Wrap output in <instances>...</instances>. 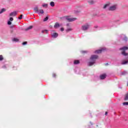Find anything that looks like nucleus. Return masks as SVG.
<instances>
[{
	"instance_id": "19",
	"label": "nucleus",
	"mask_w": 128,
	"mask_h": 128,
	"mask_svg": "<svg viewBox=\"0 0 128 128\" xmlns=\"http://www.w3.org/2000/svg\"><path fill=\"white\" fill-rule=\"evenodd\" d=\"M128 61H123L122 62V64H128Z\"/></svg>"
},
{
	"instance_id": "29",
	"label": "nucleus",
	"mask_w": 128,
	"mask_h": 128,
	"mask_svg": "<svg viewBox=\"0 0 128 128\" xmlns=\"http://www.w3.org/2000/svg\"><path fill=\"white\" fill-rule=\"evenodd\" d=\"M28 44V42H24L22 43V44H23V46H24V44Z\"/></svg>"
},
{
	"instance_id": "17",
	"label": "nucleus",
	"mask_w": 128,
	"mask_h": 128,
	"mask_svg": "<svg viewBox=\"0 0 128 128\" xmlns=\"http://www.w3.org/2000/svg\"><path fill=\"white\" fill-rule=\"evenodd\" d=\"M48 30H45L42 31V32L43 34H48Z\"/></svg>"
},
{
	"instance_id": "9",
	"label": "nucleus",
	"mask_w": 128,
	"mask_h": 128,
	"mask_svg": "<svg viewBox=\"0 0 128 128\" xmlns=\"http://www.w3.org/2000/svg\"><path fill=\"white\" fill-rule=\"evenodd\" d=\"M106 78V74H103L101 76H100V80H104Z\"/></svg>"
},
{
	"instance_id": "3",
	"label": "nucleus",
	"mask_w": 128,
	"mask_h": 128,
	"mask_svg": "<svg viewBox=\"0 0 128 128\" xmlns=\"http://www.w3.org/2000/svg\"><path fill=\"white\" fill-rule=\"evenodd\" d=\"M34 10L35 12H36L38 14H44V12L43 10H38V6H36L35 8H34Z\"/></svg>"
},
{
	"instance_id": "5",
	"label": "nucleus",
	"mask_w": 128,
	"mask_h": 128,
	"mask_svg": "<svg viewBox=\"0 0 128 128\" xmlns=\"http://www.w3.org/2000/svg\"><path fill=\"white\" fill-rule=\"evenodd\" d=\"M90 28V24H86L82 26V30H87Z\"/></svg>"
},
{
	"instance_id": "15",
	"label": "nucleus",
	"mask_w": 128,
	"mask_h": 128,
	"mask_svg": "<svg viewBox=\"0 0 128 128\" xmlns=\"http://www.w3.org/2000/svg\"><path fill=\"white\" fill-rule=\"evenodd\" d=\"M88 4H92L94 3V0H88Z\"/></svg>"
},
{
	"instance_id": "10",
	"label": "nucleus",
	"mask_w": 128,
	"mask_h": 128,
	"mask_svg": "<svg viewBox=\"0 0 128 128\" xmlns=\"http://www.w3.org/2000/svg\"><path fill=\"white\" fill-rule=\"evenodd\" d=\"M58 33H54L52 36V38H58Z\"/></svg>"
},
{
	"instance_id": "33",
	"label": "nucleus",
	"mask_w": 128,
	"mask_h": 128,
	"mask_svg": "<svg viewBox=\"0 0 128 128\" xmlns=\"http://www.w3.org/2000/svg\"><path fill=\"white\" fill-rule=\"evenodd\" d=\"M124 40H128V38L126 36H125L124 38Z\"/></svg>"
},
{
	"instance_id": "8",
	"label": "nucleus",
	"mask_w": 128,
	"mask_h": 128,
	"mask_svg": "<svg viewBox=\"0 0 128 128\" xmlns=\"http://www.w3.org/2000/svg\"><path fill=\"white\" fill-rule=\"evenodd\" d=\"M16 14H18V12H16V11H14L10 14V16H16Z\"/></svg>"
},
{
	"instance_id": "25",
	"label": "nucleus",
	"mask_w": 128,
	"mask_h": 128,
	"mask_svg": "<svg viewBox=\"0 0 128 128\" xmlns=\"http://www.w3.org/2000/svg\"><path fill=\"white\" fill-rule=\"evenodd\" d=\"M48 20V17L46 16V18H44V22H46Z\"/></svg>"
},
{
	"instance_id": "22",
	"label": "nucleus",
	"mask_w": 128,
	"mask_h": 128,
	"mask_svg": "<svg viewBox=\"0 0 128 128\" xmlns=\"http://www.w3.org/2000/svg\"><path fill=\"white\" fill-rule=\"evenodd\" d=\"M13 42H18V39L16 38H14L13 39Z\"/></svg>"
},
{
	"instance_id": "39",
	"label": "nucleus",
	"mask_w": 128,
	"mask_h": 128,
	"mask_svg": "<svg viewBox=\"0 0 128 128\" xmlns=\"http://www.w3.org/2000/svg\"><path fill=\"white\" fill-rule=\"evenodd\" d=\"M108 114V112H105V116H106Z\"/></svg>"
},
{
	"instance_id": "31",
	"label": "nucleus",
	"mask_w": 128,
	"mask_h": 128,
	"mask_svg": "<svg viewBox=\"0 0 128 128\" xmlns=\"http://www.w3.org/2000/svg\"><path fill=\"white\" fill-rule=\"evenodd\" d=\"M10 22H12V20H14V18H10Z\"/></svg>"
},
{
	"instance_id": "21",
	"label": "nucleus",
	"mask_w": 128,
	"mask_h": 128,
	"mask_svg": "<svg viewBox=\"0 0 128 128\" xmlns=\"http://www.w3.org/2000/svg\"><path fill=\"white\" fill-rule=\"evenodd\" d=\"M72 28H68L66 29V32H72Z\"/></svg>"
},
{
	"instance_id": "11",
	"label": "nucleus",
	"mask_w": 128,
	"mask_h": 128,
	"mask_svg": "<svg viewBox=\"0 0 128 128\" xmlns=\"http://www.w3.org/2000/svg\"><path fill=\"white\" fill-rule=\"evenodd\" d=\"M54 28H60V24L58 22H56L54 26Z\"/></svg>"
},
{
	"instance_id": "16",
	"label": "nucleus",
	"mask_w": 128,
	"mask_h": 128,
	"mask_svg": "<svg viewBox=\"0 0 128 128\" xmlns=\"http://www.w3.org/2000/svg\"><path fill=\"white\" fill-rule=\"evenodd\" d=\"M50 6H54V2H51L50 3Z\"/></svg>"
},
{
	"instance_id": "38",
	"label": "nucleus",
	"mask_w": 128,
	"mask_h": 128,
	"mask_svg": "<svg viewBox=\"0 0 128 128\" xmlns=\"http://www.w3.org/2000/svg\"><path fill=\"white\" fill-rule=\"evenodd\" d=\"M66 26H70V24H66Z\"/></svg>"
},
{
	"instance_id": "6",
	"label": "nucleus",
	"mask_w": 128,
	"mask_h": 128,
	"mask_svg": "<svg viewBox=\"0 0 128 128\" xmlns=\"http://www.w3.org/2000/svg\"><path fill=\"white\" fill-rule=\"evenodd\" d=\"M116 10V5H114L112 6H110L108 9L109 10H111V11Z\"/></svg>"
},
{
	"instance_id": "14",
	"label": "nucleus",
	"mask_w": 128,
	"mask_h": 128,
	"mask_svg": "<svg viewBox=\"0 0 128 128\" xmlns=\"http://www.w3.org/2000/svg\"><path fill=\"white\" fill-rule=\"evenodd\" d=\"M80 64V60H75L74 61V64Z\"/></svg>"
},
{
	"instance_id": "37",
	"label": "nucleus",
	"mask_w": 128,
	"mask_h": 128,
	"mask_svg": "<svg viewBox=\"0 0 128 128\" xmlns=\"http://www.w3.org/2000/svg\"><path fill=\"white\" fill-rule=\"evenodd\" d=\"M94 28H98V26H94Z\"/></svg>"
},
{
	"instance_id": "27",
	"label": "nucleus",
	"mask_w": 128,
	"mask_h": 128,
	"mask_svg": "<svg viewBox=\"0 0 128 128\" xmlns=\"http://www.w3.org/2000/svg\"><path fill=\"white\" fill-rule=\"evenodd\" d=\"M4 60V57L2 55H0V60Z\"/></svg>"
},
{
	"instance_id": "23",
	"label": "nucleus",
	"mask_w": 128,
	"mask_h": 128,
	"mask_svg": "<svg viewBox=\"0 0 128 128\" xmlns=\"http://www.w3.org/2000/svg\"><path fill=\"white\" fill-rule=\"evenodd\" d=\"M43 8H48V4H44L42 5Z\"/></svg>"
},
{
	"instance_id": "35",
	"label": "nucleus",
	"mask_w": 128,
	"mask_h": 128,
	"mask_svg": "<svg viewBox=\"0 0 128 128\" xmlns=\"http://www.w3.org/2000/svg\"><path fill=\"white\" fill-rule=\"evenodd\" d=\"M2 68H6V65H4Z\"/></svg>"
},
{
	"instance_id": "20",
	"label": "nucleus",
	"mask_w": 128,
	"mask_h": 128,
	"mask_svg": "<svg viewBox=\"0 0 128 128\" xmlns=\"http://www.w3.org/2000/svg\"><path fill=\"white\" fill-rule=\"evenodd\" d=\"M128 74V72L126 71H124L122 72V74L123 76H124V74Z\"/></svg>"
},
{
	"instance_id": "32",
	"label": "nucleus",
	"mask_w": 128,
	"mask_h": 128,
	"mask_svg": "<svg viewBox=\"0 0 128 128\" xmlns=\"http://www.w3.org/2000/svg\"><path fill=\"white\" fill-rule=\"evenodd\" d=\"M86 52H88V51H82V54H86Z\"/></svg>"
},
{
	"instance_id": "34",
	"label": "nucleus",
	"mask_w": 128,
	"mask_h": 128,
	"mask_svg": "<svg viewBox=\"0 0 128 128\" xmlns=\"http://www.w3.org/2000/svg\"><path fill=\"white\" fill-rule=\"evenodd\" d=\"M60 30H61V32H64V28H60Z\"/></svg>"
},
{
	"instance_id": "24",
	"label": "nucleus",
	"mask_w": 128,
	"mask_h": 128,
	"mask_svg": "<svg viewBox=\"0 0 128 128\" xmlns=\"http://www.w3.org/2000/svg\"><path fill=\"white\" fill-rule=\"evenodd\" d=\"M32 26H30L26 30H32Z\"/></svg>"
},
{
	"instance_id": "4",
	"label": "nucleus",
	"mask_w": 128,
	"mask_h": 128,
	"mask_svg": "<svg viewBox=\"0 0 128 128\" xmlns=\"http://www.w3.org/2000/svg\"><path fill=\"white\" fill-rule=\"evenodd\" d=\"M66 20L68 22H74V20H76V18H72L70 16H65Z\"/></svg>"
},
{
	"instance_id": "36",
	"label": "nucleus",
	"mask_w": 128,
	"mask_h": 128,
	"mask_svg": "<svg viewBox=\"0 0 128 128\" xmlns=\"http://www.w3.org/2000/svg\"><path fill=\"white\" fill-rule=\"evenodd\" d=\"M56 74H53V77H54V78H56Z\"/></svg>"
},
{
	"instance_id": "18",
	"label": "nucleus",
	"mask_w": 128,
	"mask_h": 128,
	"mask_svg": "<svg viewBox=\"0 0 128 128\" xmlns=\"http://www.w3.org/2000/svg\"><path fill=\"white\" fill-rule=\"evenodd\" d=\"M124 100H128V93H127L126 94V96H125V98H124Z\"/></svg>"
},
{
	"instance_id": "30",
	"label": "nucleus",
	"mask_w": 128,
	"mask_h": 128,
	"mask_svg": "<svg viewBox=\"0 0 128 128\" xmlns=\"http://www.w3.org/2000/svg\"><path fill=\"white\" fill-rule=\"evenodd\" d=\"M8 24L9 26H10V24H12V22L10 21H8Z\"/></svg>"
},
{
	"instance_id": "26",
	"label": "nucleus",
	"mask_w": 128,
	"mask_h": 128,
	"mask_svg": "<svg viewBox=\"0 0 128 128\" xmlns=\"http://www.w3.org/2000/svg\"><path fill=\"white\" fill-rule=\"evenodd\" d=\"M124 106H128V102H124L123 103Z\"/></svg>"
},
{
	"instance_id": "7",
	"label": "nucleus",
	"mask_w": 128,
	"mask_h": 128,
	"mask_svg": "<svg viewBox=\"0 0 128 128\" xmlns=\"http://www.w3.org/2000/svg\"><path fill=\"white\" fill-rule=\"evenodd\" d=\"M104 50H106V48H102L101 50H96L94 52V53L95 54H100V53H102V52Z\"/></svg>"
},
{
	"instance_id": "28",
	"label": "nucleus",
	"mask_w": 128,
	"mask_h": 128,
	"mask_svg": "<svg viewBox=\"0 0 128 128\" xmlns=\"http://www.w3.org/2000/svg\"><path fill=\"white\" fill-rule=\"evenodd\" d=\"M18 20H22V14H21L18 18Z\"/></svg>"
},
{
	"instance_id": "2",
	"label": "nucleus",
	"mask_w": 128,
	"mask_h": 128,
	"mask_svg": "<svg viewBox=\"0 0 128 128\" xmlns=\"http://www.w3.org/2000/svg\"><path fill=\"white\" fill-rule=\"evenodd\" d=\"M120 50H122V54L123 56H128V53L126 52V50H128V48L127 46H124L120 48Z\"/></svg>"
},
{
	"instance_id": "13",
	"label": "nucleus",
	"mask_w": 128,
	"mask_h": 128,
	"mask_svg": "<svg viewBox=\"0 0 128 128\" xmlns=\"http://www.w3.org/2000/svg\"><path fill=\"white\" fill-rule=\"evenodd\" d=\"M6 10L4 8H3L0 11V14H2V12H6Z\"/></svg>"
},
{
	"instance_id": "12",
	"label": "nucleus",
	"mask_w": 128,
	"mask_h": 128,
	"mask_svg": "<svg viewBox=\"0 0 128 128\" xmlns=\"http://www.w3.org/2000/svg\"><path fill=\"white\" fill-rule=\"evenodd\" d=\"M110 3L106 4L103 7V8H108V6H110Z\"/></svg>"
},
{
	"instance_id": "1",
	"label": "nucleus",
	"mask_w": 128,
	"mask_h": 128,
	"mask_svg": "<svg viewBox=\"0 0 128 128\" xmlns=\"http://www.w3.org/2000/svg\"><path fill=\"white\" fill-rule=\"evenodd\" d=\"M98 56L97 55H92L90 57V60L92 62H90L88 63V65L90 66H93L94 64L96 62V60L98 58Z\"/></svg>"
}]
</instances>
